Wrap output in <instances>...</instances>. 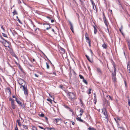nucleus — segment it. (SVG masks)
Masks as SVG:
<instances>
[{"instance_id": "f257e3e1", "label": "nucleus", "mask_w": 130, "mask_h": 130, "mask_svg": "<svg viewBox=\"0 0 130 130\" xmlns=\"http://www.w3.org/2000/svg\"><path fill=\"white\" fill-rule=\"evenodd\" d=\"M113 67L114 68V73H112V80L115 83L116 82V66L115 65V64L113 63Z\"/></svg>"}, {"instance_id": "f03ea898", "label": "nucleus", "mask_w": 130, "mask_h": 130, "mask_svg": "<svg viewBox=\"0 0 130 130\" xmlns=\"http://www.w3.org/2000/svg\"><path fill=\"white\" fill-rule=\"evenodd\" d=\"M67 96L68 98L70 100L76 99L75 94L72 92H69L67 94Z\"/></svg>"}, {"instance_id": "7ed1b4c3", "label": "nucleus", "mask_w": 130, "mask_h": 130, "mask_svg": "<svg viewBox=\"0 0 130 130\" xmlns=\"http://www.w3.org/2000/svg\"><path fill=\"white\" fill-rule=\"evenodd\" d=\"M102 113L105 116V118L106 119V121L108 122V116L107 114V113L106 110L105 108H103L102 109Z\"/></svg>"}, {"instance_id": "20e7f679", "label": "nucleus", "mask_w": 130, "mask_h": 130, "mask_svg": "<svg viewBox=\"0 0 130 130\" xmlns=\"http://www.w3.org/2000/svg\"><path fill=\"white\" fill-rule=\"evenodd\" d=\"M18 82L19 84L21 85L20 87V88L21 89L22 88V86H24L23 85V83H25L24 80L21 78H19L18 79Z\"/></svg>"}, {"instance_id": "39448f33", "label": "nucleus", "mask_w": 130, "mask_h": 130, "mask_svg": "<svg viewBox=\"0 0 130 130\" xmlns=\"http://www.w3.org/2000/svg\"><path fill=\"white\" fill-rule=\"evenodd\" d=\"M22 86L24 92V94L27 96L28 94V92L26 86H25L24 85V86Z\"/></svg>"}, {"instance_id": "423d86ee", "label": "nucleus", "mask_w": 130, "mask_h": 130, "mask_svg": "<svg viewBox=\"0 0 130 130\" xmlns=\"http://www.w3.org/2000/svg\"><path fill=\"white\" fill-rule=\"evenodd\" d=\"M103 18L104 23H105L106 26L107 27H108V25L109 24V23L104 13H103Z\"/></svg>"}, {"instance_id": "0eeeda50", "label": "nucleus", "mask_w": 130, "mask_h": 130, "mask_svg": "<svg viewBox=\"0 0 130 130\" xmlns=\"http://www.w3.org/2000/svg\"><path fill=\"white\" fill-rule=\"evenodd\" d=\"M4 41H5V42H3V44L5 47H9L10 45L9 42L6 40H4Z\"/></svg>"}, {"instance_id": "6e6552de", "label": "nucleus", "mask_w": 130, "mask_h": 130, "mask_svg": "<svg viewBox=\"0 0 130 130\" xmlns=\"http://www.w3.org/2000/svg\"><path fill=\"white\" fill-rule=\"evenodd\" d=\"M15 101L17 102V103L20 106H21L22 107H25V106L23 104V103L22 102H20L18 99L17 98H16V99H15Z\"/></svg>"}, {"instance_id": "1a4fd4ad", "label": "nucleus", "mask_w": 130, "mask_h": 130, "mask_svg": "<svg viewBox=\"0 0 130 130\" xmlns=\"http://www.w3.org/2000/svg\"><path fill=\"white\" fill-rule=\"evenodd\" d=\"M88 34L87 32H86L85 34L86 40L87 43H89L91 42V41L89 37H87Z\"/></svg>"}, {"instance_id": "9d476101", "label": "nucleus", "mask_w": 130, "mask_h": 130, "mask_svg": "<svg viewBox=\"0 0 130 130\" xmlns=\"http://www.w3.org/2000/svg\"><path fill=\"white\" fill-rule=\"evenodd\" d=\"M76 120L80 122L85 123V121H84L83 120L81 119L80 118V117H79V115H78L77 116V117L76 118Z\"/></svg>"}, {"instance_id": "9b49d317", "label": "nucleus", "mask_w": 130, "mask_h": 130, "mask_svg": "<svg viewBox=\"0 0 130 130\" xmlns=\"http://www.w3.org/2000/svg\"><path fill=\"white\" fill-rule=\"evenodd\" d=\"M127 70L129 71V73H130V61H129L127 64Z\"/></svg>"}, {"instance_id": "f8f14e48", "label": "nucleus", "mask_w": 130, "mask_h": 130, "mask_svg": "<svg viewBox=\"0 0 130 130\" xmlns=\"http://www.w3.org/2000/svg\"><path fill=\"white\" fill-rule=\"evenodd\" d=\"M123 29V26L122 25H121L120 28L119 29V31H120L122 35L124 36V35L123 33V32L122 31V29Z\"/></svg>"}, {"instance_id": "ddd939ff", "label": "nucleus", "mask_w": 130, "mask_h": 130, "mask_svg": "<svg viewBox=\"0 0 130 130\" xmlns=\"http://www.w3.org/2000/svg\"><path fill=\"white\" fill-rule=\"evenodd\" d=\"M69 23L70 26V29H71L72 32L73 33H74V29L73 25L70 21L69 22Z\"/></svg>"}, {"instance_id": "4468645a", "label": "nucleus", "mask_w": 130, "mask_h": 130, "mask_svg": "<svg viewBox=\"0 0 130 130\" xmlns=\"http://www.w3.org/2000/svg\"><path fill=\"white\" fill-rule=\"evenodd\" d=\"M22 126L23 127L22 130H27L28 129V126L27 125H23Z\"/></svg>"}, {"instance_id": "2eb2a0df", "label": "nucleus", "mask_w": 130, "mask_h": 130, "mask_svg": "<svg viewBox=\"0 0 130 130\" xmlns=\"http://www.w3.org/2000/svg\"><path fill=\"white\" fill-rule=\"evenodd\" d=\"M44 24H43V25H44ZM46 25H48V26L47 27L46 26H45L44 27L46 28V30H48L50 28H51V27H50V25L49 24H45Z\"/></svg>"}, {"instance_id": "dca6fc26", "label": "nucleus", "mask_w": 130, "mask_h": 130, "mask_svg": "<svg viewBox=\"0 0 130 130\" xmlns=\"http://www.w3.org/2000/svg\"><path fill=\"white\" fill-rule=\"evenodd\" d=\"M60 120H61V119L60 118L55 119H53V121L54 122H55L56 123H57Z\"/></svg>"}, {"instance_id": "f3484780", "label": "nucleus", "mask_w": 130, "mask_h": 130, "mask_svg": "<svg viewBox=\"0 0 130 130\" xmlns=\"http://www.w3.org/2000/svg\"><path fill=\"white\" fill-rule=\"evenodd\" d=\"M97 70L98 73L101 74H102V72L100 68H98L97 69Z\"/></svg>"}, {"instance_id": "a211bd4d", "label": "nucleus", "mask_w": 130, "mask_h": 130, "mask_svg": "<svg viewBox=\"0 0 130 130\" xmlns=\"http://www.w3.org/2000/svg\"><path fill=\"white\" fill-rule=\"evenodd\" d=\"M60 49L61 50V52L62 53H65V50L63 48L61 47L60 48Z\"/></svg>"}, {"instance_id": "6ab92c4d", "label": "nucleus", "mask_w": 130, "mask_h": 130, "mask_svg": "<svg viewBox=\"0 0 130 130\" xmlns=\"http://www.w3.org/2000/svg\"><path fill=\"white\" fill-rule=\"evenodd\" d=\"M9 100L11 101V105L14 104V100L12 99L11 98L9 99Z\"/></svg>"}, {"instance_id": "aec40b11", "label": "nucleus", "mask_w": 130, "mask_h": 130, "mask_svg": "<svg viewBox=\"0 0 130 130\" xmlns=\"http://www.w3.org/2000/svg\"><path fill=\"white\" fill-rule=\"evenodd\" d=\"M102 46L103 48L106 49L107 48V45L105 43H104L103 44H102Z\"/></svg>"}, {"instance_id": "412c9836", "label": "nucleus", "mask_w": 130, "mask_h": 130, "mask_svg": "<svg viewBox=\"0 0 130 130\" xmlns=\"http://www.w3.org/2000/svg\"><path fill=\"white\" fill-rule=\"evenodd\" d=\"M70 72L71 74H72L74 75H76V73L73 70H71Z\"/></svg>"}, {"instance_id": "4be33fe9", "label": "nucleus", "mask_w": 130, "mask_h": 130, "mask_svg": "<svg viewBox=\"0 0 130 130\" xmlns=\"http://www.w3.org/2000/svg\"><path fill=\"white\" fill-rule=\"evenodd\" d=\"M88 130H96V129L93 128V127H89L87 129Z\"/></svg>"}, {"instance_id": "5701e85b", "label": "nucleus", "mask_w": 130, "mask_h": 130, "mask_svg": "<svg viewBox=\"0 0 130 130\" xmlns=\"http://www.w3.org/2000/svg\"><path fill=\"white\" fill-rule=\"evenodd\" d=\"M93 27L94 28V34H95L97 31V29L95 26H94Z\"/></svg>"}, {"instance_id": "b1692460", "label": "nucleus", "mask_w": 130, "mask_h": 130, "mask_svg": "<svg viewBox=\"0 0 130 130\" xmlns=\"http://www.w3.org/2000/svg\"><path fill=\"white\" fill-rule=\"evenodd\" d=\"M85 56L87 58V59H88V60H89V61L90 62H91V61L90 60V58L87 55H85Z\"/></svg>"}, {"instance_id": "393cba45", "label": "nucleus", "mask_w": 130, "mask_h": 130, "mask_svg": "<svg viewBox=\"0 0 130 130\" xmlns=\"http://www.w3.org/2000/svg\"><path fill=\"white\" fill-rule=\"evenodd\" d=\"M46 130H55V129L54 128H50L47 127Z\"/></svg>"}, {"instance_id": "a878e982", "label": "nucleus", "mask_w": 130, "mask_h": 130, "mask_svg": "<svg viewBox=\"0 0 130 130\" xmlns=\"http://www.w3.org/2000/svg\"><path fill=\"white\" fill-rule=\"evenodd\" d=\"M12 13L13 15H14L15 14H17V13L15 10H14V11Z\"/></svg>"}, {"instance_id": "bb28decb", "label": "nucleus", "mask_w": 130, "mask_h": 130, "mask_svg": "<svg viewBox=\"0 0 130 130\" xmlns=\"http://www.w3.org/2000/svg\"><path fill=\"white\" fill-rule=\"evenodd\" d=\"M11 107L12 108L14 109H15L16 108V106L14 104H12Z\"/></svg>"}, {"instance_id": "cd10ccee", "label": "nucleus", "mask_w": 130, "mask_h": 130, "mask_svg": "<svg viewBox=\"0 0 130 130\" xmlns=\"http://www.w3.org/2000/svg\"><path fill=\"white\" fill-rule=\"evenodd\" d=\"M32 130H37V127L34 126H32Z\"/></svg>"}, {"instance_id": "c85d7f7f", "label": "nucleus", "mask_w": 130, "mask_h": 130, "mask_svg": "<svg viewBox=\"0 0 130 130\" xmlns=\"http://www.w3.org/2000/svg\"><path fill=\"white\" fill-rule=\"evenodd\" d=\"M80 102L81 104V106H82L83 104V102L82 100L80 99H79Z\"/></svg>"}, {"instance_id": "c756f323", "label": "nucleus", "mask_w": 130, "mask_h": 130, "mask_svg": "<svg viewBox=\"0 0 130 130\" xmlns=\"http://www.w3.org/2000/svg\"><path fill=\"white\" fill-rule=\"evenodd\" d=\"M2 35L5 37H7V35L5 33H2Z\"/></svg>"}, {"instance_id": "7c9ffc66", "label": "nucleus", "mask_w": 130, "mask_h": 130, "mask_svg": "<svg viewBox=\"0 0 130 130\" xmlns=\"http://www.w3.org/2000/svg\"><path fill=\"white\" fill-rule=\"evenodd\" d=\"M79 76L80 77V78L81 79H84V77L82 75H79Z\"/></svg>"}, {"instance_id": "2f4dec72", "label": "nucleus", "mask_w": 130, "mask_h": 130, "mask_svg": "<svg viewBox=\"0 0 130 130\" xmlns=\"http://www.w3.org/2000/svg\"><path fill=\"white\" fill-rule=\"evenodd\" d=\"M46 67L47 69H49L50 68V67L49 64L47 62H46Z\"/></svg>"}, {"instance_id": "473e14b6", "label": "nucleus", "mask_w": 130, "mask_h": 130, "mask_svg": "<svg viewBox=\"0 0 130 130\" xmlns=\"http://www.w3.org/2000/svg\"><path fill=\"white\" fill-rule=\"evenodd\" d=\"M83 82L86 84H87V82L86 80L84 79H83Z\"/></svg>"}, {"instance_id": "72a5a7b5", "label": "nucleus", "mask_w": 130, "mask_h": 130, "mask_svg": "<svg viewBox=\"0 0 130 130\" xmlns=\"http://www.w3.org/2000/svg\"><path fill=\"white\" fill-rule=\"evenodd\" d=\"M108 97L110 99V100H113L112 98V97L110 96V95H107L106 96V97H107L108 98Z\"/></svg>"}, {"instance_id": "f704fd0d", "label": "nucleus", "mask_w": 130, "mask_h": 130, "mask_svg": "<svg viewBox=\"0 0 130 130\" xmlns=\"http://www.w3.org/2000/svg\"><path fill=\"white\" fill-rule=\"evenodd\" d=\"M118 130H124V129L123 128L119 127L118 128Z\"/></svg>"}, {"instance_id": "c9c22d12", "label": "nucleus", "mask_w": 130, "mask_h": 130, "mask_svg": "<svg viewBox=\"0 0 130 130\" xmlns=\"http://www.w3.org/2000/svg\"><path fill=\"white\" fill-rule=\"evenodd\" d=\"M117 123H118V122H119V121H120L121 120V119L119 118H117Z\"/></svg>"}, {"instance_id": "e433bc0d", "label": "nucleus", "mask_w": 130, "mask_h": 130, "mask_svg": "<svg viewBox=\"0 0 130 130\" xmlns=\"http://www.w3.org/2000/svg\"><path fill=\"white\" fill-rule=\"evenodd\" d=\"M68 109H69V110L71 111V112H72V114H73V110L71 109L70 108H69Z\"/></svg>"}, {"instance_id": "4c0bfd02", "label": "nucleus", "mask_w": 130, "mask_h": 130, "mask_svg": "<svg viewBox=\"0 0 130 130\" xmlns=\"http://www.w3.org/2000/svg\"><path fill=\"white\" fill-rule=\"evenodd\" d=\"M80 112L81 113H83L84 112V110L83 109H81L80 110Z\"/></svg>"}, {"instance_id": "58836bf2", "label": "nucleus", "mask_w": 130, "mask_h": 130, "mask_svg": "<svg viewBox=\"0 0 130 130\" xmlns=\"http://www.w3.org/2000/svg\"><path fill=\"white\" fill-rule=\"evenodd\" d=\"M39 116L41 117H44V114L42 113L39 115Z\"/></svg>"}, {"instance_id": "ea45409f", "label": "nucleus", "mask_w": 130, "mask_h": 130, "mask_svg": "<svg viewBox=\"0 0 130 130\" xmlns=\"http://www.w3.org/2000/svg\"><path fill=\"white\" fill-rule=\"evenodd\" d=\"M47 100L48 101H49L50 103H52V100L50 99H47Z\"/></svg>"}, {"instance_id": "a19ab883", "label": "nucleus", "mask_w": 130, "mask_h": 130, "mask_svg": "<svg viewBox=\"0 0 130 130\" xmlns=\"http://www.w3.org/2000/svg\"><path fill=\"white\" fill-rule=\"evenodd\" d=\"M91 89H89V92L88 93V94H90L91 93Z\"/></svg>"}, {"instance_id": "79ce46f5", "label": "nucleus", "mask_w": 130, "mask_h": 130, "mask_svg": "<svg viewBox=\"0 0 130 130\" xmlns=\"http://www.w3.org/2000/svg\"><path fill=\"white\" fill-rule=\"evenodd\" d=\"M1 28L4 31H5V29L3 28V26L2 25H1Z\"/></svg>"}, {"instance_id": "37998d69", "label": "nucleus", "mask_w": 130, "mask_h": 130, "mask_svg": "<svg viewBox=\"0 0 130 130\" xmlns=\"http://www.w3.org/2000/svg\"><path fill=\"white\" fill-rule=\"evenodd\" d=\"M127 43L128 44V46H130V42L129 41H128L127 42Z\"/></svg>"}, {"instance_id": "c03bdc74", "label": "nucleus", "mask_w": 130, "mask_h": 130, "mask_svg": "<svg viewBox=\"0 0 130 130\" xmlns=\"http://www.w3.org/2000/svg\"><path fill=\"white\" fill-rule=\"evenodd\" d=\"M20 120H17L16 122L17 123H18V124L20 122Z\"/></svg>"}, {"instance_id": "a18cd8bd", "label": "nucleus", "mask_w": 130, "mask_h": 130, "mask_svg": "<svg viewBox=\"0 0 130 130\" xmlns=\"http://www.w3.org/2000/svg\"><path fill=\"white\" fill-rule=\"evenodd\" d=\"M31 24L33 25V26L34 27H35V25H34V23L31 20Z\"/></svg>"}, {"instance_id": "49530a36", "label": "nucleus", "mask_w": 130, "mask_h": 130, "mask_svg": "<svg viewBox=\"0 0 130 130\" xmlns=\"http://www.w3.org/2000/svg\"><path fill=\"white\" fill-rule=\"evenodd\" d=\"M94 101L96 100V95H95V96H94Z\"/></svg>"}, {"instance_id": "de8ad7c7", "label": "nucleus", "mask_w": 130, "mask_h": 130, "mask_svg": "<svg viewBox=\"0 0 130 130\" xmlns=\"http://www.w3.org/2000/svg\"><path fill=\"white\" fill-rule=\"evenodd\" d=\"M59 87L60 88H61V89H63V86L62 85H60L59 86Z\"/></svg>"}, {"instance_id": "09e8293b", "label": "nucleus", "mask_w": 130, "mask_h": 130, "mask_svg": "<svg viewBox=\"0 0 130 130\" xmlns=\"http://www.w3.org/2000/svg\"><path fill=\"white\" fill-rule=\"evenodd\" d=\"M31 61L32 63H34V62H35L36 63V62L35 61V59H33L32 60H31Z\"/></svg>"}, {"instance_id": "8fccbe9b", "label": "nucleus", "mask_w": 130, "mask_h": 130, "mask_svg": "<svg viewBox=\"0 0 130 130\" xmlns=\"http://www.w3.org/2000/svg\"><path fill=\"white\" fill-rule=\"evenodd\" d=\"M7 89L9 90V92L10 94H11V91H10V89L9 88H8Z\"/></svg>"}, {"instance_id": "3c124183", "label": "nucleus", "mask_w": 130, "mask_h": 130, "mask_svg": "<svg viewBox=\"0 0 130 130\" xmlns=\"http://www.w3.org/2000/svg\"><path fill=\"white\" fill-rule=\"evenodd\" d=\"M34 75H35V76L37 77H38L39 76V75H37V74H35Z\"/></svg>"}, {"instance_id": "603ef678", "label": "nucleus", "mask_w": 130, "mask_h": 130, "mask_svg": "<svg viewBox=\"0 0 130 130\" xmlns=\"http://www.w3.org/2000/svg\"><path fill=\"white\" fill-rule=\"evenodd\" d=\"M18 124L19 126H20V127L21 126V125H21V122H20Z\"/></svg>"}, {"instance_id": "864d4df0", "label": "nucleus", "mask_w": 130, "mask_h": 130, "mask_svg": "<svg viewBox=\"0 0 130 130\" xmlns=\"http://www.w3.org/2000/svg\"><path fill=\"white\" fill-rule=\"evenodd\" d=\"M0 37L2 39H3V40H4H4H5V39L3 38V37L2 36H0Z\"/></svg>"}, {"instance_id": "5fc2aeb1", "label": "nucleus", "mask_w": 130, "mask_h": 130, "mask_svg": "<svg viewBox=\"0 0 130 130\" xmlns=\"http://www.w3.org/2000/svg\"><path fill=\"white\" fill-rule=\"evenodd\" d=\"M92 4L93 6H94V5L95 6V3L93 2H92Z\"/></svg>"}, {"instance_id": "6e6d98bb", "label": "nucleus", "mask_w": 130, "mask_h": 130, "mask_svg": "<svg viewBox=\"0 0 130 130\" xmlns=\"http://www.w3.org/2000/svg\"><path fill=\"white\" fill-rule=\"evenodd\" d=\"M18 3L19 4L22 3L21 2L20 0H18Z\"/></svg>"}, {"instance_id": "4d7b16f0", "label": "nucleus", "mask_w": 130, "mask_h": 130, "mask_svg": "<svg viewBox=\"0 0 130 130\" xmlns=\"http://www.w3.org/2000/svg\"><path fill=\"white\" fill-rule=\"evenodd\" d=\"M42 53L44 55V56L45 57H46L47 58L46 56L45 55V54L42 52Z\"/></svg>"}, {"instance_id": "13d9d810", "label": "nucleus", "mask_w": 130, "mask_h": 130, "mask_svg": "<svg viewBox=\"0 0 130 130\" xmlns=\"http://www.w3.org/2000/svg\"><path fill=\"white\" fill-rule=\"evenodd\" d=\"M39 128H41V129H44V128L42 127L39 126Z\"/></svg>"}, {"instance_id": "bf43d9fd", "label": "nucleus", "mask_w": 130, "mask_h": 130, "mask_svg": "<svg viewBox=\"0 0 130 130\" xmlns=\"http://www.w3.org/2000/svg\"><path fill=\"white\" fill-rule=\"evenodd\" d=\"M83 113H80V115H79V117H81L82 116Z\"/></svg>"}, {"instance_id": "052dcab7", "label": "nucleus", "mask_w": 130, "mask_h": 130, "mask_svg": "<svg viewBox=\"0 0 130 130\" xmlns=\"http://www.w3.org/2000/svg\"><path fill=\"white\" fill-rule=\"evenodd\" d=\"M12 98H15V100L16 99V98H17L15 96L13 95L12 96Z\"/></svg>"}, {"instance_id": "680f3d73", "label": "nucleus", "mask_w": 130, "mask_h": 130, "mask_svg": "<svg viewBox=\"0 0 130 130\" xmlns=\"http://www.w3.org/2000/svg\"><path fill=\"white\" fill-rule=\"evenodd\" d=\"M88 44H89V46H90V47H91V43H90V42H89V43H88Z\"/></svg>"}, {"instance_id": "e2e57ef3", "label": "nucleus", "mask_w": 130, "mask_h": 130, "mask_svg": "<svg viewBox=\"0 0 130 130\" xmlns=\"http://www.w3.org/2000/svg\"><path fill=\"white\" fill-rule=\"evenodd\" d=\"M15 130H18V128L17 126H16L15 129Z\"/></svg>"}, {"instance_id": "0e129e2a", "label": "nucleus", "mask_w": 130, "mask_h": 130, "mask_svg": "<svg viewBox=\"0 0 130 130\" xmlns=\"http://www.w3.org/2000/svg\"><path fill=\"white\" fill-rule=\"evenodd\" d=\"M45 120H46V121H47V120H48V118H47L46 117H45Z\"/></svg>"}, {"instance_id": "69168bd1", "label": "nucleus", "mask_w": 130, "mask_h": 130, "mask_svg": "<svg viewBox=\"0 0 130 130\" xmlns=\"http://www.w3.org/2000/svg\"><path fill=\"white\" fill-rule=\"evenodd\" d=\"M18 21H19V23H21V21H20V20L19 19H18Z\"/></svg>"}, {"instance_id": "338daca9", "label": "nucleus", "mask_w": 130, "mask_h": 130, "mask_svg": "<svg viewBox=\"0 0 130 130\" xmlns=\"http://www.w3.org/2000/svg\"><path fill=\"white\" fill-rule=\"evenodd\" d=\"M71 122H72V124L73 125H74V124L75 123H74V122H73L72 121Z\"/></svg>"}, {"instance_id": "774afa93", "label": "nucleus", "mask_w": 130, "mask_h": 130, "mask_svg": "<svg viewBox=\"0 0 130 130\" xmlns=\"http://www.w3.org/2000/svg\"><path fill=\"white\" fill-rule=\"evenodd\" d=\"M90 51L91 53V54H92V53H93L92 52V50H90Z\"/></svg>"}]
</instances>
